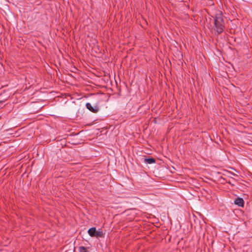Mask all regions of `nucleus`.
Returning <instances> with one entry per match:
<instances>
[{
	"mask_svg": "<svg viewBox=\"0 0 252 252\" xmlns=\"http://www.w3.org/2000/svg\"><path fill=\"white\" fill-rule=\"evenodd\" d=\"M214 25L213 29L217 35L223 32L225 24L220 12L215 14L214 17Z\"/></svg>",
	"mask_w": 252,
	"mask_h": 252,
	"instance_id": "nucleus-1",
	"label": "nucleus"
},
{
	"mask_svg": "<svg viewBox=\"0 0 252 252\" xmlns=\"http://www.w3.org/2000/svg\"><path fill=\"white\" fill-rule=\"evenodd\" d=\"M86 106L87 109L93 113H97L99 110L98 106L94 105L93 106L90 103H87Z\"/></svg>",
	"mask_w": 252,
	"mask_h": 252,
	"instance_id": "nucleus-2",
	"label": "nucleus"
},
{
	"mask_svg": "<svg viewBox=\"0 0 252 252\" xmlns=\"http://www.w3.org/2000/svg\"><path fill=\"white\" fill-rule=\"evenodd\" d=\"M234 203L239 206L243 207L244 204V201L243 198L240 197H237L234 201Z\"/></svg>",
	"mask_w": 252,
	"mask_h": 252,
	"instance_id": "nucleus-3",
	"label": "nucleus"
},
{
	"mask_svg": "<svg viewBox=\"0 0 252 252\" xmlns=\"http://www.w3.org/2000/svg\"><path fill=\"white\" fill-rule=\"evenodd\" d=\"M96 231V230L95 227H92L88 230V233L90 236L94 237L95 236Z\"/></svg>",
	"mask_w": 252,
	"mask_h": 252,
	"instance_id": "nucleus-4",
	"label": "nucleus"
},
{
	"mask_svg": "<svg viewBox=\"0 0 252 252\" xmlns=\"http://www.w3.org/2000/svg\"><path fill=\"white\" fill-rule=\"evenodd\" d=\"M144 160L146 163L148 164H152L156 162L155 159L153 158H146L144 159Z\"/></svg>",
	"mask_w": 252,
	"mask_h": 252,
	"instance_id": "nucleus-5",
	"label": "nucleus"
},
{
	"mask_svg": "<svg viewBox=\"0 0 252 252\" xmlns=\"http://www.w3.org/2000/svg\"><path fill=\"white\" fill-rule=\"evenodd\" d=\"M95 236H96L97 237H101V238L104 237V233H103L102 230L99 229L98 231H96V234H95Z\"/></svg>",
	"mask_w": 252,
	"mask_h": 252,
	"instance_id": "nucleus-6",
	"label": "nucleus"
},
{
	"mask_svg": "<svg viewBox=\"0 0 252 252\" xmlns=\"http://www.w3.org/2000/svg\"><path fill=\"white\" fill-rule=\"evenodd\" d=\"M88 248L84 246H80L79 248V252H87Z\"/></svg>",
	"mask_w": 252,
	"mask_h": 252,
	"instance_id": "nucleus-7",
	"label": "nucleus"
},
{
	"mask_svg": "<svg viewBox=\"0 0 252 252\" xmlns=\"http://www.w3.org/2000/svg\"><path fill=\"white\" fill-rule=\"evenodd\" d=\"M227 173H228V174H232V173H231V172H227ZM233 175H235V174H233Z\"/></svg>",
	"mask_w": 252,
	"mask_h": 252,
	"instance_id": "nucleus-8",
	"label": "nucleus"
},
{
	"mask_svg": "<svg viewBox=\"0 0 252 252\" xmlns=\"http://www.w3.org/2000/svg\"><path fill=\"white\" fill-rule=\"evenodd\" d=\"M2 102H3L2 101H0V103H2Z\"/></svg>",
	"mask_w": 252,
	"mask_h": 252,
	"instance_id": "nucleus-9",
	"label": "nucleus"
},
{
	"mask_svg": "<svg viewBox=\"0 0 252 252\" xmlns=\"http://www.w3.org/2000/svg\"><path fill=\"white\" fill-rule=\"evenodd\" d=\"M227 182L229 184H230V181H228V182Z\"/></svg>",
	"mask_w": 252,
	"mask_h": 252,
	"instance_id": "nucleus-10",
	"label": "nucleus"
}]
</instances>
